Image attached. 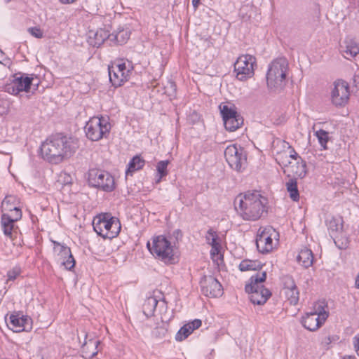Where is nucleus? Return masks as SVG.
<instances>
[{
	"mask_svg": "<svg viewBox=\"0 0 359 359\" xmlns=\"http://www.w3.org/2000/svg\"><path fill=\"white\" fill-rule=\"evenodd\" d=\"M46 161L53 164H59L71 157L78 147L76 140L62 133L46 138Z\"/></svg>",
	"mask_w": 359,
	"mask_h": 359,
	"instance_id": "1",
	"label": "nucleus"
},
{
	"mask_svg": "<svg viewBox=\"0 0 359 359\" xmlns=\"http://www.w3.org/2000/svg\"><path fill=\"white\" fill-rule=\"evenodd\" d=\"M267 199L258 191L239 194L234 201L235 209L245 220H257L266 212Z\"/></svg>",
	"mask_w": 359,
	"mask_h": 359,
	"instance_id": "2",
	"label": "nucleus"
},
{
	"mask_svg": "<svg viewBox=\"0 0 359 359\" xmlns=\"http://www.w3.org/2000/svg\"><path fill=\"white\" fill-rule=\"evenodd\" d=\"M93 226L99 236L109 239L116 237L121 229L119 219L109 213L100 214L95 217Z\"/></svg>",
	"mask_w": 359,
	"mask_h": 359,
	"instance_id": "3",
	"label": "nucleus"
},
{
	"mask_svg": "<svg viewBox=\"0 0 359 359\" xmlns=\"http://www.w3.org/2000/svg\"><path fill=\"white\" fill-rule=\"evenodd\" d=\"M266 278V273H257L250 278V283L245 285V290L250 294V300L253 304L263 305L271 296V292L260 284Z\"/></svg>",
	"mask_w": 359,
	"mask_h": 359,
	"instance_id": "4",
	"label": "nucleus"
},
{
	"mask_svg": "<svg viewBox=\"0 0 359 359\" xmlns=\"http://www.w3.org/2000/svg\"><path fill=\"white\" fill-rule=\"evenodd\" d=\"M149 252L158 259L167 264L175 263L173 246L171 242L164 236L160 235L153 238L152 245L147 244Z\"/></svg>",
	"mask_w": 359,
	"mask_h": 359,
	"instance_id": "5",
	"label": "nucleus"
},
{
	"mask_svg": "<svg viewBox=\"0 0 359 359\" xmlns=\"http://www.w3.org/2000/svg\"><path fill=\"white\" fill-rule=\"evenodd\" d=\"M288 67L287 60L285 57L274 60L269 66L266 74L267 86L270 89L281 88L286 79Z\"/></svg>",
	"mask_w": 359,
	"mask_h": 359,
	"instance_id": "6",
	"label": "nucleus"
},
{
	"mask_svg": "<svg viewBox=\"0 0 359 359\" xmlns=\"http://www.w3.org/2000/svg\"><path fill=\"white\" fill-rule=\"evenodd\" d=\"M111 128L108 117L93 116L86 123L84 130L89 140L98 141L109 135Z\"/></svg>",
	"mask_w": 359,
	"mask_h": 359,
	"instance_id": "7",
	"label": "nucleus"
},
{
	"mask_svg": "<svg viewBox=\"0 0 359 359\" xmlns=\"http://www.w3.org/2000/svg\"><path fill=\"white\" fill-rule=\"evenodd\" d=\"M88 182L93 187L107 192H111L115 188L113 176L102 170L90 169L88 172Z\"/></svg>",
	"mask_w": 359,
	"mask_h": 359,
	"instance_id": "8",
	"label": "nucleus"
},
{
	"mask_svg": "<svg viewBox=\"0 0 359 359\" xmlns=\"http://www.w3.org/2000/svg\"><path fill=\"white\" fill-rule=\"evenodd\" d=\"M224 156L229 166L236 171H241L247 164V154L241 147L235 144L228 146L224 151Z\"/></svg>",
	"mask_w": 359,
	"mask_h": 359,
	"instance_id": "9",
	"label": "nucleus"
},
{
	"mask_svg": "<svg viewBox=\"0 0 359 359\" xmlns=\"http://www.w3.org/2000/svg\"><path fill=\"white\" fill-rule=\"evenodd\" d=\"M256 65V58L251 55H243L234 63V72L236 78L245 81L254 75V66Z\"/></svg>",
	"mask_w": 359,
	"mask_h": 359,
	"instance_id": "10",
	"label": "nucleus"
},
{
	"mask_svg": "<svg viewBox=\"0 0 359 359\" xmlns=\"http://www.w3.org/2000/svg\"><path fill=\"white\" fill-rule=\"evenodd\" d=\"M32 78L22 73L15 74L13 79L6 85V91L12 95H18L21 92H29Z\"/></svg>",
	"mask_w": 359,
	"mask_h": 359,
	"instance_id": "11",
	"label": "nucleus"
},
{
	"mask_svg": "<svg viewBox=\"0 0 359 359\" xmlns=\"http://www.w3.org/2000/svg\"><path fill=\"white\" fill-rule=\"evenodd\" d=\"M202 293L208 297H219L223 294L222 285L212 276H204L200 280Z\"/></svg>",
	"mask_w": 359,
	"mask_h": 359,
	"instance_id": "12",
	"label": "nucleus"
},
{
	"mask_svg": "<svg viewBox=\"0 0 359 359\" xmlns=\"http://www.w3.org/2000/svg\"><path fill=\"white\" fill-rule=\"evenodd\" d=\"M6 323L9 329L13 332H20L31 328L32 320L22 312L14 311L10 315Z\"/></svg>",
	"mask_w": 359,
	"mask_h": 359,
	"instance_id": "13",
	"label": "nucleus"
},
{
	"mask_svg": "<svg viewBox=\"0 0 359 359\" xmlns=\"http://www.w3.org/2000/svg\"><path fill=\"white\" fill-rule=\"evenodd\" d=\"M334 88L332 90V102L335 106L345 105L349 99L348 84L342 80H338L334 83Z\"/></svg>",
	"mask_w": 359,
	"mask_h": 359,
	"instance_id": "14",
	"label": "nucleus"
},
{
	"mask_svg": "<svg viewBox=\"0 0 359 359\" xmlns=\"http://www.w3.org/2000/svg\"><path fill=\"white\" fill-rule=\"evenodd\" d=\"M276 233L275 229L271 226L263 229L260 228L256 238V245L258 250L262 253H267L273 249L272 234Z\"/></svg>",
	"mask_w": 359,
	"mask_h": 359,
	"instance_id": "15",
	"label": "nucleus"
},
{
	"mask_svg": "<svg viewBox=\"0 0 359 359\" xmlns=\"http://www.w3.org/2000/svg\"><path fill=\"white\" fill-rule=\"evenodd\" d=\"M22 212H13L11 213H4L1 217V224L6 236H11L14 223L22 218Z\"/></svg>",
	"mask_w": 359,
	"mask_h": 359,
	"instance_id": "16",
	"label": "nucleus"
},
{
	"mask_svg": "<svg viewBox=\"0 0 359 359\" xmlns=\"http://www.w3.org/2000/svg\"><path fill=\"white\" fill-rule=\"evenodd\" d=\"M22 203L16 195H6L1 203V208L6 213L12 214L13 212H22Z\"/></svg>",
	"mask_w": 359,
	"mask_h": 359,
	"instance_id": "17",
	"label": "nucleus"
},
{
	"mask_svg": "<svg viewBox=\"0 0 359 359\" xmlns=\"http://www.w3.org/2000/svg\"><path fill=\"white\" fill-rule=\"evenodd\" d=\"M322 320L316 313L310 312L302 318V323L306 330L313 332L323 325L325 321Z\"/></svg>",
	"mask_w": 359,
	"mask_h": 359,
	"instance_id": "18",
	"label": "nucleus"
},
{
	"mask_svg": "<svg viewBox=\"0 0 359 359\" xmlns=\"http://www.w3.org/2000/svg\"><path fill=\"white\" fill-rule=\"evenodd\" d=\"M87 336V334H85V340L81 346V353L84 358L90 359L97 353V348L100 341L93 339L86 341Z\"/></svg>",
	"mask_w": 359,
	"mask_h": 359,
	"instance_id": "19",
	"label": "nucleus"
},
{
	"mask_svg": "<svg viewBox=\"0 0 359 359\" xmlns=\"http://www.w3.org/2000/svg\"><path fill=\"white\" fill-rule=\"evenodd\" d=\"M109 37V32L100 29L97 31H90L88 36V42L93 47H100L106 39Z\"/></svg>",
	"mask_w": 359,
	"mask_h": 359,
	"instance_id": "20",
	"label": "nucleus"
},
{
	"mask_svg": "<svg viewBox=\"0 0 359 359\" xmlns=\"http://www.w3.org/2000/svg\"><path fill=\"white\" fill-rule=\"evenodd\" d=\"M284 289L290 304L292 305L297 304L299 299V292L292 278H287V280L285 283Z\"/></svg>",
	"mask_w": 359,
	"mask_h": 359,
	"instance_id": "21",
	"label": "nucleus"
},
{
	"mask_svg": "<svg viewBox=\"0 0 359 359\" xmlns=\"http://www.w3.org/2000/svg\"><path fill=\"white\" fill-rule=\"evenodd\" d=\"M108 72L109 81L115 88L121 86L125 82L128 81L130 78L125 75V73H118L115 69L111 68L109 65L108 67Z\"/></svg>",
	"mask_w": 359,
	"mask_h": 359,
	"instance_id": "22",
	"label": "nucleus"
},
{
	"mask_svg": "<svg viewBox=\"0 0 359 359\" xmlns=\"http://www.w3.org/2000/svg\"><path fill=\"white\" fill-rule=\"evenodd\" d=\"M345 46H341V52L345 58L351 60L359 55V47L358 43L353 40L345 41Z\"/></svg>",
	"mask_w": 359,
	"mask_h": 359,
	"instance_id": "23",
	"label": "nucleus"
},
{
	"mask_svg": "<svg viewBox=\"0 0 359 359\" xmlns=\"http://www.w3.org/2000/svg\"><path fill=\"white\" fill-rule=\"evenodd\" d=\"M285 166H287V170L293 174V178L302 179L306 175V163L302 159H301V161H297L294 165H287V164H285Z\"/></svg>",
	"mask_w": 359,
	"mask_h": 359,
	"instance_id": "24",
	"label": "nucleus"
},
{
	"mask_svg": "<svg viewBox=\"0 0 359 359\" xmlns=\"http://www.w3.org/2000/svg\"><path fill=\"white\" fill-rule=\"evenodd\" d=\"M297 262L304 268L307 269L313 264V255L310 249L304 248L299 252Z\"/></svg>",
	"mask_w": 359,
	"mask_h": 359,
	"instance_id": "25",
	"label": "nucleus"
},
{
	"mask_svg": "<svg viewBox=\"0 0 359 359\" xmlns=\"http://www.w3.org/2000/svg\"><path fill=\"white\" fill-rule=\"evenodd\" d=\"M157 297V296H151L145 299L142 305V311L147 317L154 316L156 306L159 303Z\"/></svg>",
	"mask_w": 359,
	"mask_h": 359,
	"instance_id": "26",
	"label": "nucleus"
},
{
	"mask_svg": "<svg viewBox=\"0 0 359 359\" xmlns=\"http://www.w3.org/2000/svg\"><path fill=\"white\" fill-rule=\"evenodd\" d=\"M127 62L128 65H126V63L123 59H119L111 63L110 66L111 68L115 69L118 73H125V75L130 77V74L133 69V67L129 61Z\"/></svg>",
	"mask_w": 359,
	"mask_h": 359,
	"instance_id": "27",
	"label": "nucleus"
},
{
	"mask_svg": "<svg viewBox=\"0 0 359 359\" xmlns=\"http://www.w3.org/2000/svg\"><path fill=\"white\" fill-rule=\"evenodd\" d=\"M145 164V161L140 156H134L128 163L126 175H132L135 171L142 169Z\"/></svg>",
	"mask_w": 359,
	"mask_h": 359,
	"instance_id": "28",
	"label": "nucleus"
},
{
	"mask_svg": "<svg viewBox=\"0 0 359 359\" xmlns=\"http://www.w3.org/2000/svg\"><path fill=\"white\" fill-rule=\"evenodd\" d=\"M285 186L290 198L293 201H298L299 199V193L297 188V178H290L288 182H286Z\"/></svg>",
	"mask_w": 359,
	"mask_h": 359,
	"instance_id": "29",
	"label": "nucleus"
},
{
	"mask_svg": "<svg viewBox=\"0 0 359 359\" xmlns=\"http://www.w3.org/2000/svg\"><path fill=\"white\" fill-rule=\"evenodd\" d=\"M243 123V118L241 115H237L231 118L224 121L226 130L233 132L239 128Z\"/></svg>",
	"mask_w": 359,
	"mask_h": 359,
	"instance_id": "30",
	"label": "nucleus"
},
{
	"mask_svg": "<svg viewBox=\"0 0 359 359\" xmlns=\"http://www.w3.org/2000/svg\"><path fill=\"white\" fill-rule=\"evenodd\" d=\"M262 264L257 260L244 259L239 264V269L241 271H257L261 269Z\"/></svg>",
	"mask_w": 359,
	"mask_h": 359,
	"instance_id": "31",
	"label": "nucleus"
},
{
	"mask_svg": "<svg viewBox=\"0 0 359 359\" xmlns=\"http://www.w3.org/2000/svg\"><path fill=\"white\" fill-rule=\"evenodd\" d=\"M327 228L332 232H338L343 228V219L341 217H331L326 220Z\"/></svg>",
	"mask_w": 359,
	"mask_h": 359,
	"instance_id": "32",
	"label": "nucleus"
},
{
	"mask_svg": "<svg viewBox=\"0 0 359 359\" xmlns=\"http://www.w3.org/2000/svg\"><path fill=\"white\" fill-rule=\"evenodd\" d=\"M326 304L324 302H317L314 307L312 313H316V315L319 316V318L322 319V321H325L328 317V312L325 311Z\"/></svg>",
	"mask_w": 359,
	"mask_h": 359,
	"instance_id": "33",
	"label": "nucleus"
},
{
	"mask_svg": "<svg viewBox=\"0 0 359 359\" xmlns=\"http://www.w3.org/2000/svg\"><path fill=\"white\" fill-rule=\"evenodd\" d=\"M59 259L61 264L69 271H72L75 266L76 261L71 252H69L67 255H64L62 258L59 257Z\"/></svg>",
	"mask_w": 359,
	"mask_h": 359,
	"instance_id": "34",
	"label": "nucleus"
},
{
	"mask_svg": "<svg viewBox=\"0 0 359 359\" xmlns=\"http://www.w3.org/2000/svg\"><path fill=\"white\" fill-rule=\"evenodd\" d=\"M50 241L53 243V250L55 254L59 256V257H63L64 255H67L69 252H71V250L69 247L65 246L60 243L53 241V240H50Z\"/></svg>",
	"mask_w": 359,
	"mask_h": 359,
	"instance_id": "35",
	"label": "nucleus"
},
{
	"mask_svg": "<svg viewBox=\"0 0 359 359\" xmlns=\"http://www.w3.org/2000/svg\"><path fill=\"white\" fill-rule=\"evenodd\" d=\"M219 108L224 121L238 115L235 109L227 105H223L222 107L220 105Z\"/></svg>",
	"mask_w": 359,
	"mask_h": 359,
	"instance_id": "36",
	"label": "nucleus"
},
{
	"mask_svg": "<svg viewBox=\"0 0 359 359\" xmlns=\"http://www.w3.org/2000/svg\"><path fill=\"white\" fill-rule=\"evenodd\" d=\"M193 332L190 330V325L185 324L183 325L175 335V339L178 341H182L187 338Z\"/></svg>",
	"mask_w": 359,
	"mask_h": 359,
	"instance_id": "37",
	"label": "nucleus"
},
{
	"mask_svg": "<svg viewBox=\"0 0 359 359\" xmlns=\"http://www.w3.org/2000/svg\"><path fill=\"white\" fill-rule=\"evenodd\" d=\"M320 146L323 149H327V143L329 140V133L324 130H319L315 132Z\"/></svg>",
	"mask_w": 359,
	"mask_h": 359,
	"instance_id": "38",
	"label": "nucleus"
},
{
	"mask_svg": "<svg viewBox=\"0 0 359 359\" xmlns=\"http://www.w3.org/2000/svg\"><path fill=\"white\" fill-rule=\"evenodd\" d=\"M207 234L211 236V241L208 242V244L212 246V250H214L218 253L220 249V244L217 241L218 238L217 233L212 229H210L208 231Z\"/></svg>",
	"mask_w": 359,
	"mask_h": 359,
	"instance_id": "39",
	"label": "nucleus"
},
{
	"mask_svg": "<svg viewBox=\"0 0 359 359\" xmlns=\"http://www.w3.org/2000/svg\"><path fill=\"white\" fill-rule=\"evenodd\" d=\"M169 163V161L166 160L161 161L157 163L156 170L158 171V173L159 174V179L158 182H159L161 178L165 177L168 175L167 167Z\"/></svg>",
	"mask_w": 359,
	"mask_h": 359,
	"instance_id": "40",
	"label": "nucleus"
},
{
	"mask_svg": "<svg viewBox=\"0 0 359 359\" xmlns=\"http://www.w3.org/2000/svg\"><path fill=\"white\" fill-rule=\"evenodd\" d=\"M168 332V329L163 325V326L156 327L153 331V334L155 337L162 339L165 337Z\"/></svg>",
	"mask_w": 359,
	"mask_h": 359,
	"instance_id": "41",
	"label": "nucleus"
},
{
	"mask_svg": "<svg viewBox=\"0 0 359 359\" xmlns=\"http://www.w3.org/2000/svg\"><path fill=\"white\" fill-rule=\"evenodd\" d=\"M20 267L15 266L7 272L8 280H14L20 274Z\"/></svg>",
	"mask_w": 359,
	"mask_h": 359,
	"instance_id": "42",
	"label": "nucleus"
},
{
	"mask_svg": "<svg viewBox=\"0 0 359 359\" xmlns=\"http://www.w3.org/2000/svg\"><path fill=\"white\" fill-rule=\"evenodd\" d=\"M128 38H129V36L128 34V32H124V31L119 32L115 36V39L120 44L125 43L127 41V40L128 39Z\"/></svg>",
	"mask_w": 359,
	"mask_h": 359,
	"instance_id": "43",
	"label": "nucleus"
},
{
	"mask_svg": "<svg viewBox=\"0 0 359 359\" xmlns=\"http://www.w3.org/2000/svg\"><path fill=\"white\" fill-rule=\"evenodd\" d=\"M351 88L352 92L356 95H359V76H353L352 79Z\"/></svg>",
	"mask_w": 359,
	"mask_h": 359,
	"instance_id": "44",
	"label": "nucleus"
},
{
	"mask_svg": "<svg viewBox=\"0 0 359 359\" xmlns=\"http://www.w3.org/2000/svg\"><path fill=\"white\" fill-rule=\"evenodd\" d=\"M28 32L33 36L37 38V39H41L43 37V31L39 28L38 27H29L28 29Z\"/></svg>",
	"mask_w": 359,
	"mask_h": 359,
	"instance_id": "45",
	"label": "nucleus"
},
{
	"mask_svg": "<svg viewBox=\"0 0 359 359\" xmlns=\"http://www.w3.org/2000/svg\"><path fill=\"white\" fill-rule=\"evenodd\" d=\"M177 86L175 82L170 81L168 83V86L166 87V92L168 93L169 96L175 97L176 94Z\"/></svg>",
	"mask_w": 359,
	"mask_h": 359,
	"instance_id": "46",
	"label": "nucleus"
},
{
	"mask_svg": "<svg viewBox=\"0 0 359 359\" xmlns=\"http://www.w3.org/2000/svg\"><path fill=\"white\" fill-rule=\"evenodd\" d=\"M202 322L199 319H195L189 323L187 325H190L191 331L194 332L195 330L199 328L201 326Z\"/></svg>",
	"mask_w": 359,
	"mask_h": 359,
	"instance_id": "47",
	"label": "nucleus"
},
{
	"mask_svg": "<svg viewBox=\"0 0 359 359\" xmlns=\"http://www.w3.org/2000/svg\"><path fill=\"white\" fill-rule=\"evenodd\" d=\"M288 148L291 149L290 158L294 160L299 159L301 161L302 158L299 156L298 154L294 151V148H292L290 145L288 146Z\"/></svg>",
	"mask_w": 359,
	"mask_h": 359,
	"instance_id": "48",
	"label": "nucleus"
},
{
	"mask_svg": "<svg viewBox=\"0 0 359 359\" xmlns=\"http://www.w3.org/2000/svg\"><path fill=\"white\" fill-rule=\"evenodd\" d=\"M353 340L354 348H355L358 355H359V334L357 336H355L353 337Z\"/></svg>",
	"mask_w": 359,
	"mask_h": 359,
	"instance_id": "49",
	"label": "nucleus"
},
{
	"mask_svg": "<svg viewBox=\"0 0 359 359\" xmlns=\"http://www.w3.org/2000/svg\"><path fill=\"white\" fill-rule=\"evenodd\" d=\"M172 236L175 238V240L177 241L179 239L182 238V233L180 229H176L173 231Z\"/></svg>",
	"mask_w": 359,
	"mask_h": 359,
	"instance_id": "50",
	"label": "nucleus"
},
{
	"mask_svg": "<svg viewBox=\"0 0 359 359\" xmlns=\"http://www.w3.org/2000/svg\"><path fill=\"white\" fill-rule=\"evenodd\" d=\"M72 179L70 175L65 174V179H64L62 183L65 184H72Z\"/></svg>",
	"mask_w": 359,
	"mask_h": 359,
	"instance_id": "51",
	"label": "nucleus"
},
{
	"mask_svg": "<svg viewBox=\"0 0 359 359\" xmlns=\"http://www.w3.org/2000/svg\"><path fill=\"white\" fill-rule=\"evenodd\" d=\"M338 242L339 241H334V243L335 244L337 245V246L339 248V249H346L347 248V245H348V241H346L345 243L344 242H341V243L338 244Z\"/></svg>",
	"mask_w": 359,
	"mask_h": 359,
	"instance_id": "52",
	"label": "nucleus"
},
{
	"mask_svg": "<svg viewBox=\"0 0 359 359\" xmlns=\"http://www.w3.org/2000/svg\"><path fill=\"white\" fill-rule=\"evenodd\" d=\"M201 4V0H192V5L196 9Z\"/></svg>",
	"mask_w": 359,
	"mask_h": 359,
	"instance_id": "53",
	"label": "nucleus"
},
{
	"mask_svg": "<svg viewBox=\"0 0 359 359\" xmlns=\"http://www.w3.org/2000/svg\"><path fill=\"white\" fill-rule=\"evenodd\" d=\"M355 286L356 288L359 289V273L355 278Z\"/></svg>",
	"mask_w": 359,
	"mask_h": 359,
	"instance_id": "54",
	"label": "nucleus"
},
{
	"mask_svg": "<svg viewBox=\"0 0 359 359\" xmlns=\"http://www.w3.org/2000/svg\"><path fill=\"white\" fill-rule=\"evenodd\" d=\"M45 144V142H42L41 144V146L39 147V152H40V155L41 156V157L43 158V147Z\"/></svg>",
	"mask_w": 359,
	"mask_h": 359,
	"instance_id": "55",
	"label": "nucleus"
},
{
	"mask_svg": "<svg viewBox=\"0 0 359 359\" xmlns=\"http://www.w3.org/2000/svg\"><path fill=\"white\" fill-rule=\"evenodd\" d=\"M76 0H60V1L62 3V4H71V3H73L74 1H75Z\"/></svg>",
	"mask_w": 359,
	"mask_h": 359,
	"instance_id": "56",
	"label": "nucleus"
},
{
	"mask_svg": "<svg viewBox=\"0 0 359 359\" xmlns=\"http://www.w3.org/2000/svg\"><path fill=\"white\" fill-rule=\"evenodd\" d=\"M331 339H330V337H327L325 339L323 343H325V344L328 345L331 343Z\"/></svg>",
	"mask_w": 359,
	"mask_h": 359,
	"instance_id": "57",
	"label": "nucleus"
},
{
	"mask_svg": "<svg viewBox=\"0 0 359 359\" xmlns=\"http://www.w3.org/2000/svg\"><path fill=\"white\" fill-rule=\"evenodd\" d=\"M343 359H356V358L353 355H346L344 357Z\"/></svg>",
	"mask_w": 359,
	"mask_h": 359,
	"instance_id": "58",
	"label": "nucleus"
},
{
	"mask_svg": "<svg viewBox=\"0 0 359 359\" xmlns=\"http://www.w3.org/2000/svg\"><path fill=\"white\" fill-rule=\"evenodd\" d=\"M210 237H211V236H210V235H208V234L206 236V237H205V238H206V240H207L208 243V242H210V241H211Z\"/></svg>",
	"mask_w": 359,
	"mask_h": 359,
	"instance_id": "59",
	"label": "nucleus"
},
{
	"mask_svg": "<svg viewBox=\"0 0 359 359\" xmlns=\"http://www.w3.org/2000/svg\"><path fill=\"white\" fill-rule=\"evenodd\" d=\"M161 304H162V306H165V302L164 300H162L161 302H160Z\"/></svg>",
	"mask_w": 359,
	"mask_h": 359,
	"instance_id": "60",
	"label": "nucleus"
},
{
	"mask_svg": "<svg viewBox=\"0 0 359 359\" xmlns=\"http://www.w3.org/2000/svg\"><path fill=\"white\" fill-rule=\"evenodd\" d=\"M4 1H5V2H6V3H8L9 1H11V0H4Z\"/></svg>",
	"mask_w": 359,
	"mask_h": 359,
	"instance_id": "61",
	"label": "nucleus"
}]
</instances>
